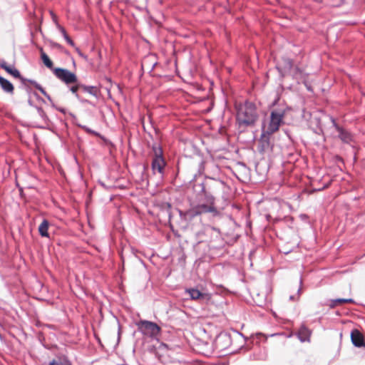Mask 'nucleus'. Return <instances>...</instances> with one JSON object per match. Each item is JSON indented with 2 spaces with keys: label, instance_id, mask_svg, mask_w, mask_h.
I'll use <instances>...</instances> for the list:
<instances>
[{
  "label": "nucleus",
  "instance_id": "nucleus-2",
  "mask_svg": "<svg viewBox=\"0 0 365 365\" xmlns=\"http://www.w3.org/2000/svg\"><path fill=\"white\" fill-rule=\"evenodd\" d=\"M237 110V121L240 126L249 127L255 125L258 114L255 105L246 101L245 103H237L235 106Z\"/></svg>",
  "mask_w": 365,
  "mask_h": 365
},
{
  "label": "nucleus",
  "instance_id": "nucleus-17",
  "mask_svg": "<svg viewBox=\"0 0 365 365\" xmlns=\"http://www.w3.org/2000/svg\"><path fill=\"white\" fill-rule=\"evenodd\" d=\"M79 86L81 87V89L84 92L88 93L92 95L93 96H94L96 98H98V94H99V90H98V88L96 86H86V85H83L82 83L79 84Z\"/></svg>",
  "mask_w": 365,
  "mask_h": 365
},
{
  "label": "nucleus",
  "instance_id": "nucleus-6",
  "mask_svg": "<svg viewBox=\"0 0 365 365\" xmlns=\"http://www.w3.org/2000/svg\"><path fill=\"white\" fill-rule=\"evenodd\" d=\"M139 331L144 335H148L155 337L159 335L160 332V327L155 322L140 320L138 324Z\"/></svg>",
  "mask_w": 365,
  "mask_h": 365
},
{
  "label": "nucleus",
  "instance_id": "nucleus-21",
  "mask_svg": "<svg viewBox=\"0 0 365 365\" xmlns=\"http://www.w3.org/2000/svg\"><path fill=\"white\" fill-rule=\"evenodd\" d=\"M58 29L60 31V32L61 33L63 38L66 41V42L71 46H74L75 43H74L73 41L67 34L66 29L60 25H58Z\"/></svg>",
  "mask_w": 365,
  "mask_h": 365
},
{
  "label": "nucleus",
  "instance_id": "nucleus-33",
  "mask_svg": "<svg viewBox=\"0 0 365 365\" xmlns=\"http://www.w3.org/2000/svg\"><path fill=\"white\" fill-rule=\"evenodd\" d=\"M28 103H29V105L30 106H32V107H34V108H35V106H34V104L33 101H32L30 98L28 100Z\"/></svg>",
  "mask_w": 365,
  "mask_h": 365
},
{
  "label": "nucleus",
  "instance_id": "nucleus-31",
  "mask_svg": "<svg viewBox=\"0 0 365 365\" xmlns=\"http://www.w3.org/2000/svg\"><path fill=\"white\" fill-rule=\"evenodd\" d=\"M25 81H28L29 83H30L31 84L34 85V86L36 88V83H38L36 81L34 80H31V79H26L24 80V81H22L23 83H24Z\"/></svg>",
  "mask_w": 365,
  "mask_h": 365
},
{
  "label": "nucleus",
  "instance_id": "nucleus-8",
  "mask_svg": "<svg viewBox=\"0 0 365 365\" xmlns=\"http://www.w3.org/2000/svg\"><path fill=\"white\" fill-rule=\"evenodd\" d=\"M215 344L219 350H225L230 346L231 338L229 334L221 333L216 337Z\"/></svg>",
  "mask_w": 365,
  "mask_h": 365
},
{
  "label": "nucleus",
  "instance_id": "nucleus-13",
  "mask_svg": "<svg viewBox=\"0 0 365 365\" xmlns=\"http://www.w3.org/2000/svg\"><path fill=\"white\" fill-rule=\"evenodd\" d=\"M185 293L193 300H204L207 299V294L200 292L197 289L190 288L185 290Z\"/></svg>",
  "mask_w": 365,
  "mask_h": 365
},
{
  "label": "nucleus",
  "instance_id": "nucleus-3",
  "mask_svg": "<svg viewBox=\"0 0 365 365\" xmlns=\"http://www.w3.org/2000/svg\"><path fill=\"white\" fill-rule=\"evenodd\" d=\"M210 181L193 185V190L199 201L204 200L206 202V196L212 195L213 193L221 190L225 183L224 181L214 178L206 176Z\"/></svg>",
  "mask_w": 365,
  "mask_h": 365
},
{
  "label": "nucleus",
  "instance_id": "nucleus-28",
  "mask_svg": "<svg viewBox=\"0 0 365 365\" xmlns=\"http://www.w3.org/2000/svg\"><path fill=\"white\" fill-rule=\"evenodd\" d=\"M76 51H77L78 54L81 57H82V58H84L85 60H87V59H88L87 56H86V55H85L84 53H83L81 52V51L78 48H76Z\"/></svg>",
  "mask_w": 365,
  "mask_h": 365
},
{
  "label": "nucleus",
  "instance_id": "nucleus-15",
  "mask_svg": "<svg viewBox=\"0 0 365 365\" xmlns=\"http://www.w3.org/2000/svg\"><path fill=\"white\" fill-rule=\"evenodd\" d=\"M0 86L1 89L7 93L13 94L14 87L13 84L5 78L0 76Z\"/></svg>",
  "mask_w": 365,
  "mask_h": 365
},
{
  "label": "nucleus",
  "instance_id": "nucleus-24",
  "mask_svg": "<svg viewBox=\"0 0 365 365\" xmlns=\"http://www.w3.org/2000/svg\"><path fill=\"white\" fill-rule=\"evenodd\" d=\"M35 108L36 109L37 112H38V114L39 115V116L44 120H48V117H47V115L46 114V113L44 112V110H43L42 108L41 107H38V106H35Z\"/></svg>",
  "mask_w": 365,
  "mask_h": 365
},
{
  "label": "nucleus",
  "instance_id": "nucleus-27",
  "mask_svg": "<svg viewBox=\"0 0 365 365\" xmlns=\"http://www.w3.org/2000/svg\"><path fill=\"white\" fill-rule=\"evenodd\" d=\"M76 85L75 86H73L70 88V91H71L72 93L75 94V96L78 98V95L77 93L78 89L81 88V86H79V84H81V83H76Z\"/></svg>",
  "mask_w": 365,
  "mask_h": 365
},
{
  "label": "nucleus",
  "instance_id": "nucleus-34",
  "mask_svg": "<svg viewBox=\"0 0 365 365\" xmlns=\"http://www.w3.org/2000/svg\"><path fill=\"white\" fill-rule=\"evenodd\" d=\"M82 102L86 103H88L89 105H91V106H93V104L90 101H88V100H83V101H82Z\"/></svg>",
  "mask_w": 365,
  "mask_h": 365
},
{
  "label": "nucleus",
  "instance_id": "nucleus-29",
  "mask_svg": "<svg viewBox=\"0 0 365 365\" xmlns=\"http://www.w3.org/2000/svg\"><path fill=\"white\" fill-rule=\"evenodd\" d=\"M205 170V163L204 161H201L199 164V173H202Z\"/></svg>",
  "mask_w": 365,
  "mask_h": 365
},
{
  "label": "nucleus",
  "instance_id": "nucleus-40",
  "mask_svg": "<svg viewBox=\"0 0 365 365\" xmlns=\"http://www.w3.org/2000/svg\"><path fill=\"white\" fill-rule=\"evenodd\" d=\"M0 339H2V336H1V334H0Z\"/></svg>",
  "mask_w": 365,
  "mask_h": 365
},
{
  "label": "nucleus",
  "instance_id": "nucleus-1",
  "mask_svg": "<svg viewBox=\"0 0 365 365\" xmlns=\"http://www.w3.org/2000/svg\"><path fill=\"white\" fill-rule=\"evenodd\" d=\"M215 201L214 196L207 195L206 202L192 206L185 211L179 210V215L181 220L187 222H190L196 217L204 213H212L213 216H217L219 212L215 206Z\"/></svg>",
  "mask_w": 365,
  "mask_h": 365
},
{
  "label": "nucleus",
  "instance_id": "nucleus-20",
  "mask_svg": "<svg viewBox=\"0 0 365 365\" xmlns=\"http://www.w3.org/2000/svg\"><path fill=\"white\" fill-rule=\"evenodd\" d=\"M41 58L44 63V65L50 68V69H53V62L51 61V60L49 58V57L48 56V55L43 52V48H41Z\"/></svg>",
  "mask_w": 365,
  "mask_h": 365
},
{
  "label": "nucleus",
  "instance_id": "nucleus-9",
  "mask_svg": "<svg viewBox=\"0 0 365 365\" xmlns=\"http://www.w3.org/2000/svg\"><path fill=\"white\" fill-rule=\"evenodd\" d=\"M273 133H269L268 130H262L259 143V151L263 152L271 148L270 136Z\"/></svg>",
  "mask_w": 365,
  "mask_h": 365
},
{
  "label": "nucleus",
  "instance_id": "nucleus-38",
  "mask_svg": "<svg viewBox=\"0 0 365 365\" xmlns=\"http://www.w3.org/2000/svg\"><path fill=\"white\" fill-rule=\"evenodd\" d=\"M212 165L215 168V169L218 170V167L217 166H216L215 165Z\"/></svg>",
  "mask_w": 365,
  "mask_h": 365
},
{
  "label": "nucleus",
  "instance_id": "nucleus-11",
  "mask_svg": "<svg viewBox=\"0 0 365 365\" xmlns=\"http://www.w3.org/2000/svg\"><path fill=\"white\" fill-rule=\"evenodd\" d=\"M351 342L353 343V344L355 346H357V347L365 346L364 336L359 330L354 329L351 331Z\"/></svg>",
  "mask_w": 365,
  "mask_h": 365
},
{
  "label": "nucleus",
  "instance_id": "nucleus-32",
  "mask_svg": "<svg viewBox=\"0 0 365 365\" xmlns=\"http://www.w3.org/2000/svg\"><path fill=\"white\" fill-rule=\"evenodd\" d=\"M298 299L299 298L297 297H296L295 295H291L289 297V299L292 301L298 300Z\"/></svg>",
  "mask_w": 365,
  "mask_h": 365
},
{
  "label": "nucleus",
  "instance_id": "nucleus-4",
  "mask_svg": "<svg viewBox=\"0 0 365 365\" xmlns=\"http://www.w3.org/2000/svg\"><path fill=\"white\" fill-rule=\"evenodd\" d=\"M153 151L154 155L151 163L152 170L154 174L158 173L163 177L166 165V162L163 158V149L160 146L154 145L153 146Z\"/></svg>",
  "mask_w": 365,
  "mask_h": 365
},
{
  "label": "nucleus",
  "instance_id": "nucleus-14",
  "mask_svg": "<svg viewBox=\"0 0 365 365\" xmlns=\"http://www.w3.org/2000/svg\"><path fill=\"white\" fill-rule=\"evenodd\" d=\"M310 334V331L305 326L302 325L296 333V335L300 341L305 342L309 341Z\"/></svg>",
  "mask_w": 365,
  "mask_h": 365
},
{
  "label": "nucleus",
  "instance_id": "nucleus-7",
  "mask_svg": "<svg viewBox=\"0 0 365 365\" xmlns=\"http://www.w3.org/2000/svg\"><path fill=\"white\" fill-rule=\"evenodd\" d=\"M53 72L57 78H58L66 85L77 83L78 81L76 75L68 69L56 68L53 69Z\"/></svg>",
  "mask_w": 365,
  "mask_h": 365
},
{
  "label": "nucleus",
  "instance_id": "nucleus-5",
  "mask_svg": "<svg viewBox=\"0 0 365 365\" xmlns=\"http://www.w3.org/2000/svg\"><path fill=\"white\" fill-rule=\"evenodd\" d=\"M285 113L286 110L284 108H275L271 112L270 120L267 128L269 133H274L278 130Z\"/></svg>",
  "mask_w": 365,
  "mask_h": 365
},
{
  "label": "nucleus",
  "instance_id": "nucleus-36",
  "mask_svg": "<svg viewBox=\"0 0 365 365\" xmlns=\"http://www.w3.org/2000/svg\"><path fill=\"white\" fill-rule=\"evenodd\" d=\"M105 79H106L108 82H109V83H110V82H111L110 78H108V77H106V78H105Z\"/></svg>",
  "mask_w": 365,
  "mask_h": 365
},
{
  "label": "nucleus",
  "instance_id": "nucleus-12",
  "mask_svg": "<svg viewBox=\"0 0 365 365\" xmlns=\"http://www.w3.org/2000/svg\"><path fill=\"white\" fill-rule=\"evenodd\" d=\"M304 116L309 121L310 127L314 125L316 126V128H313L312 129L315 133H317V129L319 128V118L318 117V114L315 112H304Z\"/></svg>",
  "mask_w": 365,
  "mask_h": 365
},
{
  "label": "nucleus",
  "instance_id": "nucleus-23",
  "mask_svg": "<svg viewBox=\"0 0 365 365\" xmlns=\"http://www.w3.org/2000/svg\"><path fill=\"white\" fill-rule=\"evenodd\" d=\"M36 88L38 89L51 103L52 106L54 107L52 98L39 83H36Z\"/></svg>",
  "mask_w": 365,
  "mask_h": 365
},
{
  "label": "nucleus",
  "instance_id": "nucleus-30",
  "mask_svg": "<svg viewBox=\"0 0 365 365\" xmlns=\"http://www.w3.org/2000/svg\"><path fill=\"white\" fill-rule=\"evenodd\" d=\"M299 283H300V286H302V277H300V279H299ZM301 293H302V287H299L298 288V289H297V297L298 298H299V295L301 294Z\"/></svg>",
  "mask_w": 365,
  "mask_h": 365
},
{
  "label": "nucleus",
  "instance_id": "nucleus-18",
  "mask_svg": "<svg viewBox=\"0 0 365 365\" xmlns=\"http://www.w3.org/2000/svg\"><path fill=\"white\" fill-rule=\"evenodd\" d=\"M332 123L336 129L338 130L339 137L341 139V140H343L345 143H349L351 140V136L350 135V134L348 132L340 128L339 127L336 126L334 120H332Z\"/></svg>",
  "mask_w": 365,
  "mask_h": 365
},
{
  "label": "nucleus",
  "instance_id": "nucleus-35",
  "mask_svg": "<svg viewBox=\"0 0 365 365\" xmlns=\"http://www.w3.org/2000/svg\"><path fill=\"white\" fill-rule=\"evenodd\" d=\"M56 109L63 113H65V112H66V110L62 108H56Z\"/></svg>",
  "mask_w": 365,
  "mask_h": 365
},
{
  "label": "nucleus",
  "instance_id": "nucleus-25",
  "mask_svg": "<svg viewBox=\"0 0 365 365\" xmlns=\"http://www.w3.org/2000/svg\"><path fill=\"white\" fill-rule=\"evenodd\" d=\"M76 125L79 128L83 129L86 133L93 134L94 135H98V133L91 128H88L86 125H81L80 123H76Z\"/></svg>",
  "mask_w": 365,
  "mask_h": 365
},
{
  "label": "nucleus",
  "instance_id": "nucleus-26",
  "mask_svg": "<svg viewBox=\"0 0 365 365\" xmlns=\"http://www.w3.org/2000/svg\"><path fill=\"white\" fill-rule=\"evenodd\" d=\"M353 300L351 299H337L333 302L331 307L336 306V304L346 303V302H352Z\"/></svg>",
  "mask_w": 365,
  "mask_h": 365
},
{
  "label": "nucleus",
  "instance_id": "nucleus-22",
  "mask_svg": "<svg viewBox=\"0 0 365 365\" xmlns=\"http://www.w3.org/2000/svg\"><path fill=\"white\" fill-rule=\"evenodd\" d=\"M36 88L38 89L51 103L52 106L54 107L52 98L39 83H36Z\"/></svg>",
  "mask_w": 365,
  "mask_h": 365
},
{
  "label": "nucleus",
  "instance_id": "nucleus-16",
  "mask_svg": "<svg viewBox=\"0 0 365 365\" xmlns=\"http://www.w3.org/2000/svg\"><path fill=\"white\" fill-rule=\"evenodd\" d=\"M48 227L49 222L46 219H43L38 226V232L41 237H49Z\"/></svg>",
  "mask_w": 365,
  "mask_h": 365
},
{
  "label": "nucleus",
  "instance_id": "nucleus-39",
  "mask_svg": "<svg viewBox=\"0 0 365 365\" xmlns=\"http://www.w3.org/2000/svg\"><path fill=\"white\" fill-rule=\"evenodd\" d=\"M35 96H36L37 98H39L37 93H35Z\"/></svg>",
  "mask_w": 365,
  "mask_h": 365
},
{
  "label": "nucleus",
  "instance_id": "nucleus-19",
  "mask_svg": "<svg viewBox=\"0 0 365 365\" xmlns=\"http://www.w3.org/2000/svg\"><path fill=\"white\" fill-rule=\"evenodd\" d=\"M49 365H72L71 362L67 357H58L57 359H53L50 361Z\"/></svg>",
  "mask_w": 365,
  "mask_h": 365
},
{
  "label": "nucleus",
  "instance_id": "nucleus-37",
  "mask_svg": "<svg viewBox=\"0 0 365 365\" xmlns=\"http://www.w3.org/2000/svg\"><path fill=\"white\" fill-rule=\"evenodd\" d=\"M55 46H56V47H60V45H59V44H58V43H56V44H55Z\"/></svg>",
  "mask_w": 365,
  "mask_h": 365
},
{
  "label": "nucleus",
  "instance_id": "nucleus-10",
  "mask_svg": "<svg viewBox=\"0 0 365 365\" xmlns=\"http://www.w3.org/2000/svg\"><path fill=\"white\" fill-rule=\"evenodd\" d=\"M0 67L5 70L8 73L13 76L14 78H19L21 81L26 80L25 78H23L21 76V73L19 70H17L14 66H9L4 60L0 61Z\"/></svg>",
  "mask_w": 365,
  "mask_h": 365
}]
</instances>
